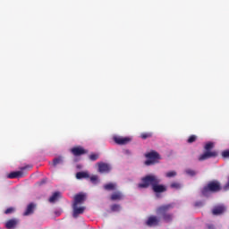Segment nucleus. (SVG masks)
Instances as JSON below:
<instances>
[{
    "label": "nucleus",
    "instance_id": "30",
    "mask_svg": "<svg viewBox=\"0 0 229 229\" xmlns=\"http://www.w3.org/2000/svg\"><path fill=\"white\" fill-rule=\"evenodd\" d=\"M90 182H91L92 183H98V175H92V176L90 177Z\"/></svg>",
    "mask_w": 229,
    "mask_h": 229
},
{
    "label": "nucleus",
    "instance_id": "17",
    "mask_svg": "<svg viewBox=\"0 0 229 229\" xmlns=\"http://www.w3.org/2000/svg\"><path fill=\"white\" fill-rule=\"evenodd\" d=\"M105 191H117V183L108 182L104 185Z\"/></svg>",
    "mask_w": 229,
    "mask_h": 229
},
{
    "label": "nucleus",
    "instance_id": "19",
    "mask_svg": "<svg viewBox=\"0 0 229 229\" xmlns=\"http://www.w3.org/2000/svg\"><path fill=\"white\" fill-rule=\"evenodd\" d=\"M60 164H64V157L62 156H59L58 157L54 158L52 163L54 167H56Z\"/></svg>",
    "mask_w": 229,
    "mask_h": 229
},
{
    "label": "nucleus",
    "instance_id": "28",
    "mask_svg": "<svg viewBox=\"0 0 229 229\" xmlns=\"http://www.w3.org/2000/svg\"><path fill=\"white\" fill-rule=\"evenodd\" d=\"M13 212H15V208L11 207V208H8L4 211V214H6V215H8V214H13Z\"/></svg>",
    "mask_w": 229,
    "mask_h": 229
},
{
    "label": "nucleus",
    "instance_id": "4",
    "mask_svg": "<svg viewBox=\"0 0 229 229\" xmlns=\"http://www.w3.org/2000/svg\"><path fill=\"white\" fill-rule=\"evenodd\" d=\"M213 148H214V143L208 142L204 147V149L206 150V152L199 157V161L203 162L204 160H208V158H216L218 153L216 150L210 151L211 149H213Z\"/></svg>",
    "mask_w": 229,
    "mask_h": 229
},
{
    "label": "nucleus",
    "instance_id": "1",
    "mask_svg": "<svg viewBox=\"0 0 229 229\" xmlns=\"http://www.w3.org/2000/svg\"><path fill=\"white\" fill-rule=\"evenodd\" d=\"M150 185L156 194H160L167 191V187L160 184V179L153 174H148L141 178V182L138 184V187L139 189H148Z\"/></svg>",
    "mask_w": 229,
    "mask_h": 229
},
{
    "label": "nucleus",
    "instance_id": "20",
    "mask_svg": "<svg viewBox=\"0 0 229 229\" xmlns=\"http://www.w3.org/2000/svg\"><path fill=\"white\" fill-rule=\"evenodd\" d=\"M77 180H81V178H89V174L85 172H78L76 174Z\"/></svg>",
    "mask_w": 229,
    "mask_h": 229
},
{
    "label": "nucleus",
    "instance_id": "12",
    "mask_svg": "<svg viewBox=\"0 0 229 229\" xmlns=\"http://www.w3.org/2000/svg\"><path fill=\"white\" fill-rule=\"evenodd\" d=\"M72 208H73V217H78V216H80V214H83V212H85V207H81L78 208V205L72 204Z\"/></svg>",
    "mask_w": 229,
    "mask_h": 229
},
{
    "label": "nucleus",
    "instance_id": "7",
    "mask_svg": "<svg viewBox=\"0 0 229 229\" xmlns=\"http://www.w3.org/2000/svg\"><path fill=\"white\" fill-rule=\"evenodd\" d=\"M114 141L115 142V144H118L119 146H124V145L128 144L129 142H131V138L114 136Z\"/></svg>",
    "mask_w": 229,
    "mask_h": 229
},
{
    "label": "nucleus",
    "instance_id": "16",
    "mask_svg": "<svg viewBox=\"0 0 229 229\" xmlns=\"http://www.w3.org/2000/svg\"><path fill=\"white\" fill-rule=\"evenodd\" d=\"M22 172L21 171H16V172H11L8 175L7 178L10 180H13L14 178H22Z\"/></svg>",
    "mask_w": 229,
    "mask_h": 229
},
{
    "label": "nucleus",
    "instance_id": "13",
    "mask_svg": "<svg viewBox=\"0 0 229 229\" xmlns=\"http://www.w3.org/2000/svg\"><path fill=\"white\" fill-rule=\"evenodd\" d=\"M37 208V205L35 203L31 202L27 206V208L25 212L23 213V216H31L33 214L35 208Z\"/></svg>",
    "mask_w": 229,
    "mask_h": 229
},
{
    "label": "nucleus",
    "instance_id": "18",
    "mask_svg": "<svg viewBox=\"0 0 229 229\" xmlns=\"http://www.w3.org/2000/svg\"><path fill=\"white\" fill-rule=\"evenodd\" d=\"M62 198V193L60 191H55L53 195L49 198L48 201L50 203H55V201H58V199Z\"/></svg>",
    "mask_w": 229,
    "mask_h": 229
},
{
    "label": "nucleus",
    "instance_id": "8",
    "mask_svg": "<svg viewBox=\"0 0 229 229\" xmlns=\"http://www.w3.org/2000/svg\"><path fill=\"white\" fill-rule=\"evenodd\" d=\"M87 199V194L81 192L74 196L73 205H81Z\"/></svg>",
    "mask_w": 229,
    "mask_h": 229
},
{
    "label": "nucleus",
    "instance_id": "24",
    "mask_svg": "<svg viewBox=\"0 0 229 229\" xmlns=\"http://www.w3.org/2000/svg\"><path fill=\"white\" fill-rule=\"evenodd\" d=\"M176 171H170L165 174L166 178H174L176 176Z\"/></svg>",
    "mask_w": 229,
    "mask_h": 229
},
{
    "label": "nucleus",
    "instance_id": "5",
    "mask_svg": "<svg viewBox=\"0 0 229 229\" xmlns=\"http://www.w3.org/2000/svg\"><path fill=\"white\" fill-rule=\"evenodd\" d=\"M145 157L148 158V160L145 161V165H153V164H157V160H160V154L155 150L145 154Z\"/></svg>",
    "mask_w": 229,
    "mask_h": 229
},
{
    "label": "nucleus",
    "instance_id": "29",
    "mask_svg": "<svg viewBox=\"0 0 229 229\" xmlns=\"http://www.w3.org/2000/svg\"><path fill=\"white\" fill-rule=\"evenodd\" d=\"M221 155L224 158H229V149L223 150Z\"/></svg>",
    "mask_w": 229,
    "mask_h": 229
},
{
    "label": "nucleus",
    "instance_id": "27",
    "mask_svg": "<svg viewBox=\"0 0 229 229\" xmlns=\"http://www.w3.org/2000/svg\"><path fill=\"white\" fill-rule=\"evenodd\" d=\"M171 189H181L182 188V184H180L179 182H172L170 184Z\"/></svg>",
    "mask_w": 229,
    "mask_h": 229
},
{
    "label": "nucleus",
    "instance_id": "32",
    "mask_svg": "<svg viewBox=\"0 0 229 229\" xmlns=\"http://www.w3.org/2000/svg\"><path fill=\"white\" fill-rule=\"evenodd\" d=\"M126 155H131V152L130 150H125Z\"/></svg>",
    "mask_w": 229,
    "mask_h": 229
},
{
    "label": "nucleus",
    "instance_id": "15",
    "mask_svg": "<svg viewBox=\"0 0 229 229\" xmlns=\"http://www.w3.org/2000/svg\"><path fill=\"white\" fill-rule=\"evenodd\" d=\"M110 165L106 163L98 164V171L99 173H110Z\"/></svg>",
    "mask_w": 229,
    "mask_h": 229
},
{
    "label": "nucleus",
    "instance_id": "22",
    "mask_svg": "<svg viewBox=\"0 0 229 229\" xmlns=\"http://www.w3.org/2000/svg\"><path fill=\"white\" fill-rule=\"evenodd\" d=\"M111 211L112 212H121V205H119V204H113L111 206Z\"/></svg>",
    "mask_w": 229,
    "mask_h": 229
},
{
    "label": "nucleus",
    "instance_id": "33",
    "mask_svg": "<svg viewBox=\"0 0 229 229\" xmlns=\"http://www.w3.org/2000/svg\"><path fill=\"white\" fill-rule=\"evenodd\" d=\"M28 169V166L22 167L21 170Z\"/></svg>",
    "mask_w": 229,
    "mask_h": 229
},
{
    "label": "nucleus",
    "instance_id": "6",
    "mask_svg": "<svg viewBox=\"0 0 229 229\" xmlns=\"http://www.w3.org/2000/svg\"><path fill=\"white\" fill-rule=\"evenodd\" d=\"M71 153L73 157H81V155H87L89 151L81 146H76L71 148Z\"/></svg>",
    "mask_w": 229,
    "mask_h": 229
},
{
    "label": "nucleus",
    "instance_id": "21",
    "mask_svg": "<svg viewBox=\"0 0 229 229\" xmlns=\"http://www.w3.org/2000/svg\"><path fill=\"white\" fill-rule=\"evenodd\" d=\"M153 137V132H142L140 134V139L146 140V139H151Z\"/></svg>",
    "mask_w": 229,
    "mask_h": 229
},
{
    "label": "nucleus",
    "instance_id": "10",
    "mask_svg": "<svg viewBox=\"0 0 229 229\" xmlns=\"http://www.w3.org/2000/svg\"><path fill=\"white\" fill-rule=\"evenodd\" d=\"M123 198L124 195L119 191L113 192L110 196L111 201H121V199H123Z\"/></svg>",
    "mask_w": 229,
    "mask_h": 229
},
{
    "label": "nucleus",
    "instance_id": "23",
    "mask_svg": "<svg viewBox=\"0 0 229 229\" xmlns=\"http://www.w3.org/2000/svg\"><path fill=\"white\" fill-rule=\"evenodd\" d=\"M185 173L188 174V176H196V174H198L196 170H192L191 168L186 169Z\"/></svg>",
    "mask_w": 229,
    "mask_h": 229
},
{
    "label": "nucleus",
    "instance_id": "3",
    "mask_svg": "<svg viewBox=\"0 0 229 229\" xmlns=\"http://www.w3.org/2000/svg\"><path fill=\"white\" fill-rule=\"evenodd\" d=\"M221 191V182L219 181H210L206 186H204L200 192L205 198H208L210 194L219 192Z\"/></svg>",
    "mask_w": 229,
    "mask_h": 229
},
{
    "label": "nucleus",
    "instance_id": "31",
    "mask_svg": "<svg viewBox=\"0 0 229 229\" xmlns=\"http://www.w3.org/2000/svg\"><path fill=\"white\" fill-rule=\"evenodd\" d=\"M195 207H203V202L201 201L196 202Z\"/></svg>",
    "mask_w": 229,
    "mask_h": 229
},
{
    "label": "nucleus",
    "instance_id": "26",
    "mask_svg": "<svg viewBox=\"0 0 229 229\" xmlns=\"http://www.w3.org/2000/svg\"><path fill=\"white\" fill-rule=\"evenodd\" d=\"M98 158H99V155L98 154H91V155H89V160L91 162H96V160H98Z\"/></svg>",
    "mask_w": 229,
    "mask_h": 229
},
{
    "label": "nucleus",
    "instance_id": "11",
    "mask_svg": "<svg viewBox=\"0 0 229 229\" xmlns=\"http://www.w3.org/2000/svg\"><path fill=\"white\" fill-rule=\"evenodd\" d=\"M160 223V219L155 216H149L146 222L148 226H157Z\"/></svg>",
    "mask_w": 229,
    "mask_h": 229
},
{
    "label": "nucleus",
    "instance_id": "2",
    "mask_svg": "<svg viewBox=\"0 0 229 229\" xmlns=\"http://www.w3.org/2000/svg\"><path fill=\"white\" fill-rule=\"evenodd\" d=\"M174 208V204H165L159 206L156 209V214L160 216L165 223H171L173 221V214L169 213V210Z\"/></svg>",
    "mask_w": 229,
    "mask_h": 229
},
{
    "label": "nucleus",
    "instance_id": "9",
    "mask_svg": "<svg viewBox=\"0 0 229 229\" xmlns=\"http://www.w3.org/2000/svg\"><path fill=\"white\" fill-rule=\"evenodd\" d=\"M226 212V207L225 205L215 206L212 209L213 216H221V214H225Z\"/></svg>",
    "mask_w": 229,
    "mask_h": 229
},
{
    "label": "nucleus",
    "instance_id": "25",
    "mask_svg": "<svg viewBox=\"0 0 229 229\" xmlns=\"http://www.w3.org/2000/svg\"><path fill=\"white\" fill-rule=\"evenodd\" d=\"M198 137L196 135H191L187 140L188 144H192V142H196Z\"/></svg>",
    "mask_w": 229,
    "mask_h": 229
},
{
    "label": "nucleus",
    "instance_id": "14",
    "mask_svg": "<svg viewBox=\"0 0 229 229\" xmlns=\"http://www.w3.org/2000/svg\"><path fill=\"white\" fill-rule=\"evenodd\" d=\"M18 224H19V220L13 218V219L8 220L5 223V227L7 229H13L17 226Z\"/></svg>",
    "mask_w": 229,
    "mask_h": 229
}]
</instances>
